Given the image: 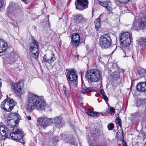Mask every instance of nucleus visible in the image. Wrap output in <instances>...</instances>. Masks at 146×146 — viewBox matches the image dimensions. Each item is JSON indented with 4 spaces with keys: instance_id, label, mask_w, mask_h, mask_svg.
Wrapping results in <instances>:
<instances>
[{
    "instance_id": "37998d69",
    "label": "nucleus",
    "mask_w": 146,
    "mask_h": 146,
    "mask_svg": "<svg viewBox=\"0 0 146 146\" xmlns=\"http://www.w3.org/2000/svg\"><path fill=\"white\" fill-rule=\"evenodd\" d=\"M110 112L111 114H113L115 112V110L113 108L111 107L110 109Z\"/></svg>"
},
{
    "instance_id": "393cba45",
    "label": "nucleus",
    "mask_w": 146,
    "mask_h": 146,
    "mask_svg": "<svg viewBox=\"0 0 146 146\" xmlns=\"http://www.w3.org/2000/svg\"><path fill=\"white\" fill-rule=\"evenodd\" d=\"M146 73V70L144 69L139 68L137 69V73L140 77L143 76Z\"/></svg>"
},
{
    "instance_id": "473e14b6",
    "label": "nucleus",
    "mask_w": 146,
    "mask_h": 146,
    "mask_svg": "<svg viewBox=\"0 0 146 146\" xmlns=\"http://www.w3.org/2000/svg\"><path fill=\"white\" fill-rule=\"evenodd\" d=\"M139 43L141 44H144L146 46V38H141L140 40Z\"/></svg>"
},
{
    "instance_id": "20e7f679",
    "label": "nucleus",
    "mask_w": 146,
    "mask_h": 146,
    "mask_svg": "<svg viewBox=\"0 0 146 146\" xmlns=\"http://www.w3.org/2000/svg\"><path fill=\"white\" fill-rule=\"evenodd\" d=\"M30 54L31 57L36 60L38 56V42L35 39H33L29 47Z\"/></svg>"
},
{
    "instance_id": "ea45409f",
    "label": "nucleus",
    "mask_w": 146,
    "mask_h": 146,
    "mask_svg": "<svg viewBox=\"0 0 146 146\" xmlns=\"http://www.w3.org/2000/svg\"><path fill=\"white\" fill-rule=\"evenodd\" d=\"M102 59H107V57L105 56H102L101 57H99L98 58V60L99 62H102Z\"/></svg>"
},
{
    "instance_id": "7ed1b4c3",
    "label": "nucleus",
    "mask_w": 146,
    "mask_h": 146,
    "mask_svg": "<svg viewBox=\"0 0 146 146\" xmlns=\"http://www.w3.org/2000/svg\"><path fill=\"white\" fill-rule=\"evenodd\" d=\"M86 78L88 82H95L99 81L102 77L100 71L97 69L88 70L86 74Z\"/></svg>"
},
{
    "instance_id": "8fccbe9b",
    "label": "nucleus",
    "mask_w": 146,
    "mask_h": 146,
    "mask_svg": "<svg viewBox=\"0 0 146 146\" xmlns=\"http://www.w3.org/2000/svg\"><path fill=\"white\" fill-rule=\"evenodd\" d=\"M72 55L73 57L74 56L76 58H78V55L77 54L76 55L73 54Z\"/></svg>"
},
{
    "instance_id": "1a4fd4ad",
    "label": "nucleus",
    "mask_w": 146,
    "mask_h": 146,
    "mask_svg": "<svg viewBox=\"0 0 146 146\" xmlns=\"http://www.w3.org/2000/svg\"><path fill=\"white\" fill-rule=\"evenodd\" d=\"M23 134L24 132L22 130L18 129L13 131L12 133L10 134V136L13 140L22 143L23 141Z\"/></svg>"
},
{
    "instance_id": "412c9836",
    "label": "nucleus",
    "mask_w": 146,
    "mask_h": 146,
    "mask_svg": "<svg viewBox=\"0 0 146 146\" xmlns=\"http://www.w3.org/2000/svg\"><path fill=\"white\" fill-rule=\"evenodd\" d=\"M48 55V59L50 60L48 62V64H51L53 63L56 60V57L55 56V54L53 53V52L52 51V53L50 55Z\"/></svg>"
},
{
    "instance_id": "7c9ffc66",
    "label": "nucleus",
    "mask_w": 146,
    "mask_h": 146,
    "mask_svg": "<svg viewBox=\"0 0 146 146\" xmlns=\"http://www.w3.org/2000/svg\"><path fill=\"white\" fill-rule=\"evenodd\" d=\"M89 144L90 146H103V143L101 142L94 143L92 142H90L89 143Z\"/></svg>"
},
{
    "instance_id": "39448f33",
    "label": "nucleus",
    "mask_w": 146,
    "mask_h": 146,
    "mask_svg": "<svg viewBox=\"0 0 146 146\" xmlns=\"http://www.w3.org/2000/svg\"><path fill=\"white\" fill-rule=\"evenodd\" d=\"M67 79L69 80L70 86L75 87L77 86L78 83V76L74 71L72 70H69L67 73Z\"/></svg>"
},
{
    "instance_id": "6ab92c4d",
    "label": "nucleus",
    "mask_w": 146,
    "mask_h": 146,
    "mask_svg": "<svg viewBox=\"0 0 146 146\" xmlns=\"http://www.w3.org/2000/svg\"><path fill=\"white\" fill-rule=\"evenodd\" d=\"M99 3L101 6L105 7L109 11H110L111 10V8L110 7L111 3L107 1H99Z\"/></svg>"
},
{
    "instance_id": "cd10ccee",
    "label": "nucleus",
    "mask_w": 146,
    "mask_h": 146,
    "mask_svg": "<svg viewBox=\"0 0 146 146\" xmlns=\"http://www.w3.org/2000/svg\"><path fill=\"white\" fill-rule=\"evenodd\" d=\"M117 138L121 139L122 141L123 139L124 141L123 132L121 130H118L117 133Z\"/></svg>"
},
{
    "instance_id": "e433bc0d",
    "label": "nucleus",
    "mask_w": 146,
    "mask_h": 146,
    "mask_svg": "<svg viewBox=\"0 0 146 146\" xmlns=\"http://www.w3.org/2000/svg\"><path fill=\"white\" fill-rule=\"evenodd\" d=\"M90 90L87 88L83 89L82 90L81 92L84 94H86L87 92H89Z\"/></svg>"
},
{
    "instance_id": "0eeeda50",
    "label": "nucleus",
    "mask_w": 146,
    "mask_h": 146,
    "mask_svg": "<svg viewBox=\"0 0 146 146\" xmlns=\"http://www.w3.org/2000/svg\"><path fill=\"white\" fill-rule=\"evenodd\" d=\"M15 104V102L13 99L7 98L2 102L1 106L4 110L9 112L13 109Z\"/></svg>"
},
{
    "instance_id": "a19ab883",
    "label": "nucleus",
    "mask_w": 146,
    "mask_h": 146,
    "mask_svg": "<svg viewBox=\"0 0 146 146\" xmlns=\"http://www.w3.org/2000/svg\"><path fill=\"white\" fill-rule=\"evenodd\" d=\"M5 0H0V8L3 6Z\"/></svg>"
},
{
    "instance_id": "f03ea898",
    "label": "nucleus",
    "mask_w": 146,
    "mask_h": 146,
    "mask_svg": "<svg viewBox=\"0 0 146 146\" xmlns=\"http://www.w3.org/2000/svg\"><path fill=\"white\" fill-rule=\"evenodd\" d=\"M52 122L59 127L64 125V122L61 117L56 116L52 121L51 118H48L44 115L41 116L38 119L37 125L40 129H45L46 126L50 125Z\"/></svg>"
},
{
    "instance_id": "2eb2a0df",
    "label": "nucleus",
    "mask_w": 146,
    "mask_h": 146,
    "mask_svg": "<svg viewBox=\"0 0 146 146\" xmlns=\"http://www.w3.org/2000/svg\"><path fill=\"white\" fill-rule=\"evenodd\" d=\"M129 45H126L125 46H121L123 53L122 56L123 57H127L131 56L132 53V48L129 46Z\"/></svg>"
},
{
    "instance_id": "aec40b11",
    "label": "nucleus",
    "mask_w": 146,
    "mask_h": 146,
    "mask_svg": "<svg viewBox=\"0 0 146 146\" xmlns=\"http://www.w3.org/2000/svg\"><path fill=\"white\" fill-rule=\"evenodd\" d=\"M7 43L2 39L0 40V48L2 51H0V53L5 52L7 49Z\"/></svg>"
},
{
    "instance_id": "9d476101",
    "label": "nucleus",
    "mask_w": 146,
    "mask_h": 146,
    "mask_svg": "<svg viewBox=\"0 0 146 146\" xmlns=\"http://www.w3.org/2000/svg\"><path fill=\"white\" fill-rule=\"evenodd\" d=\"M12 89L14 92L18 95H21L23 93L22 89L23 88L24 84L21 82H18L16 83L12 82L11 84Z\"/></svg>"
},
{
    "instance_id": "6e6552de",
    "label": "nucleus",
    "mask_w": 146,
    "mask_h": 146,
    "mask_svg": "<svg viewBox=\"0 0 146 146\" xmlns=\"http://www.w3.org/2000/svg\"><path fill=\"white\" fill-rule=\"evenodd\" d=\"M131 34L128 32L122 33L120 38L121 46L130 45L131 41Z\"/></svg>"
},
{
    "instance_id": "ddd939ff",
    "label": "nucleus",
    "mask_w": 146,
    "mask_h": 146,
    "mask_svg": "<svg viewBox=\"0 0 146 146\" xmlns=\"http://www.w3.org/2000/svg\"><path fill=\"white\" fill-rule=\"evenodd\" d=\"M8 129L7 127L0 123V139H4L8 136Z\"/></svg>"
},
{
    "instance_id": "9b49d317",
    "label": "nucleus",
    "mask_w": 146,
    "mask_h": 146,
    "mask_svg": "<svg viewBox=\"0 0 146 146\" xmlns=\"http://www.w3.org/2000/svg\"><path fill=\"white\" fill-rule=\"evenodd\" d=\"M88 0H76L75 5L76 8L80 11H82L88 7Z\"/></svg>"
},
{
    "instance_id": "79ce46f5",
    "label": "nucleus",
    "mask_w": 146,
    "mask_h": 146,
    "mask_svg": "<svg viewBox=\"0 0 146 146\" xmlns=\"http://www.w3.org/2000/svg\"><path fill=\"white\" fill-rule=\"evenodd\" d=\"M15 11H11V13H9L8 14V15L10 16H12L15 15Z\"/></svg>"
},
{
    "instance_id": "de8ad7c7",
    "label": "nucleus",
    "mask_w": 146,
    "mask_h": 146,
    "mask_svg": "<svg viewBox=\"0 0 146 146\" xmlns=\"http://www.w3.org/2000/svg\"><path fill=\"white\" fill-rule=\"evenodd\" d=\"M22 1L25 3V4H27L28 3V1L27 0H21Z\"/></svg>"
},
{
    "instance_id": "3c124183",
    "label": "nucleus",
    "mask_w": 146,
    "mask_h": 146,
    "mask_svg": "<svg viewBox=\"0 0 146 146\" xmlns=\"http://www.w3.org/2000/svg\"><path fill=\"white\" fill-rule=\"evenodd\" d=\"M102 62H104L105 61V60H106L107 59H102Z\"/></svg>"
},
{
    "instance_id": "f257e3e1",
    "label": "nucleus",
    "mask_w": 146,
    "mask_h": 146,
    "mask_svg": "<svg viewBox=\"0 0 146 146\" xmlns=\"http://www.w3.org/2000/svg\"><path fill=\"white\" fill-rule=\"evenodd\" d=\"M46 103L42 97L30 92H28L26 104L28 111L31 112L35 108L39 111L44 110L46 108Z\"/></svg>"
},
{
    "instance_id": "4c0bfd02",
    "label": "nucleus",
    "mask_w": 146,
    "mask_h": 146,
    "mask_svg": "<svg viewBox=\"0 0 146 146\" xmlns=\"http://www.w3.org/2000/svg\"><path fill=\"white\" fill-rule=\"evenodd\" d=\"M118 1L121 3L123 4H126L129 1V0H117Z\"/></svg>"
},
{
    "instance_id": "a18cd8bd",
    "label": "nucleus",
    "mask_w": 146,
    "mask_h": 146,
    "mask_svg": "<svg viewBox=\"0 0 146 146\" xmlns=\"http://www.w3.org/2000/svg\"><path fill=\"white\" fill-rule=\"evenodd\" d=\"M139 134L141 135H142L143 136V138L144 139L145 138V132H143L142 133H140Z\"/></svg>"
},
{
    "instance_id": "a878e982",
    "label": "nucleus",
    "mask_w": 146,
    "mask_h": 146,
    "mask_svg": "<svg viewBox=\"0 0 146 146\" xmlns=\"http://www.w3.org/2000/svg\"><path fill=\"white\" fill-rule=\"evenodd\" d=\"M95 28L98 31L99 28L100 27L101 24L100 23V19H98L96 20L94 22Z\"/></svg>"
},
{
    "instance_id": "f8f14e48",
    "label": "nucleus",
    "mask_w": 146,
    "mask_h": 146,
    "mask_svg": "<svg viewBox=\"0 0 146 146\" xmlns=\"http://www.w3.org/2000/svg\"><path fill=\"white\" fill-rule=\"evenodd\" d=\"M71 39L73 46L77 47L80 44V36L78 33H73L71 36Z\"/></svg>"
},
{
    "instance_id": "c756f323",
    "label": "nucleus",
    "mask_w": 146,
    "mask_h": 146,
    "mask_svg": "<svg viewBox=\"0 0 146 146\" xmlns=\"http://www.w3.org/2000/svg\"><path fill=\"white\" fill-rule=\"evenodd\" d=\"M146 102V100L145 99H139L137 101V105L140 106L141 104H143Z\"/></svg>"
},
{
    "instance_id": "c03bdc74",
    "label": "nucleus",
    "mask_w": 146,
    "mask_h": 146,
    "mask_svg": "<svg viewBox=\"0 0 146 146\" xmlns=\"http://www.w3.org/2000/svg\"><path fill=\"white\" fill-rule=\"evenodd\" d=\"M99 92L102 95V96L105 94V93L103 89H101L100 90Z\"/></svg>"
},
{
    "instance_id": "a211bd4d",
    "label": "nucleus",
    "mask_w": 146,
    "mask_h": 146,
    "mask_svg": "<svg viewBox=\"0 0 146 146\" xmlns=\"http://www.w3.org/2000/svg\"><path fill=\"white\" fill-rule=\"evenodd\" d=\"M20 117L19 114L11 113L9 115L8 118L13 120L16 121L17 122H19L20 119Z\"/></svg>"
},
{
    "instance_id": "09e8293b",
    "label": "nucleus",
    "mask_w": 146,
    "mask_h": 146,
    "mask_svg": "<svg viewBox=\"0 0 146 146\" xmlns=\"http://www.w3.org/2000/svg\"><path fill=\"white\" fill-rule=\"evenodd\" d=\"M26 118L29 120H31V117L30 116H27Z\"/></svg>"
},
{
    "instance_id": "c85d7f7f",
    "label": "nucleus",
    "mask_w": 146,
    "mask_h": 146,
    "mask_svg": "<svg viewBox=\"0 0 146 146\" xmlns=\"http://www.w3.org/2000/svg\"><path fill=\"white\" fill-rule=\"evenodd\" d=\"M63 90L65 95L67 97H68L69 95L70 91L69 89L66 87L65 86H63Z\"/></svg>"
},
{
    "instance_id": "72a5a7b5",
    "label": "nucleus",
    "mask_w": 146,
    "mask_h": 146,
    "mask_svg": "<svg viewBox=\"0 0 146 146\" xmlns=\"http://www.w3.org/2000/svg\"><path fill=\"white\" fill-rule=\"evenodd\" d=\"M66 141L69 143H73L72 142L74 141V139L71 136L69 137L68 138H66Z\"/></svg>"
},
{
    "instance_id": "4468645a",
    "label": "nucleus",
    "mask_w": 146,
    "mask_h": 146,
    "mask_svg": "<svg viewBox=\"0 0 146 146\" xmlns=\"http://www.w3.org/2000/svg\"><path fill=\"white\" fill-rule=\"evenodd\" d=\"M140 27H141L142 29L146 28V17L142 18L141 23L137 26L136 23L134 21L133 24L132 29L136 30L139 29Z\"/></svg>"
},
{
    "instance_id": "b1692460",
    "label": "nucleus",
    "mask_w": 146,
    "mask_h": 146,
    "mask_svg": "<svg viewBox=\"0 0 146 146\" xmlns=\"http://www.w3.org/2000/svg\"><path fill=\"white\" fill-rule=\"evenodd\" d=\"M111 77L113 79H115L120 77V73L118 70H117L113 72L111 74Z\"/></svg>"
},
{
    "instance_id": "4be33fe9",
    "label": "nucleus",
    "mask_w": 146,
    "mask_h": 146,
    "mask_svg": "<svg viewBox=\"0 0 146 146\" xmlns=\"http://www.w3.org/2000/svg\"><path fill=\"white\" fill-rule=\"evenodd\" d=\"M85 112L88 115L91 116L95 117L97 116L98 112L93 111L90 109H86L85 110Z\"/></svg>"
},
{
    "instance_id": "c9c22d12",
    "label": "nucleus",
    "mask_w": 146,
    "mask_h": 146,
    "mask_svg": "<svg viewBox=\"0 0 146 146\" xmlns=\"http://www.w3.org/2000/svg\"><path fill=\"white\" fill-rule=\"evenodd\" d=\"M115 121L117 124H118L120 126H121V120L119 118H117L115 120Z\"/></svg>"
},
{
    "instance_id": "423d86ee",
    "label": "nucleus",
    "mask_w": 146,
    "mask_h": 146,
    "mask_svg": "<svg viewBox=\"0 0 146 146\" xmlns=\"http://www.w3.org/2000/svg\"><path fill=\"white\" fill-rule=\"evenodd\" d=\"M100 45L103 48H107L111 44L112 40L109 34L103 35L100 38Z\"/></svg>"
},
{
    "instance_id": "58836bf2",
    "label": "nucleus",
    "mask_w": 146,
    "mask_h": 146,
    "mask_svg": "<svg viewBox=\"0 0 146 146\" xmlns=\"http://www.w3.org/2000/svg\"><path fill=\"white\" fill-rule=\"evenodd\" d=\"M102 98H103L104 100L106 102L107 104H108V97L106 96V94L102 96Z\"/></svg>"
},
{
    "instance_id": "49530a36",
    "label": "nucleus",
    "mask_w": 146,
    "mask_h": 146,
    "mask_svg": "<svg viewBox=\"0 0 146 146\" xmlns=\"http://www.w3.org/2000/svg\"><path fill=\"white\" fill-rule=\"evenodd\" d=\"M122 146H127L126 143L122 140Z\"/></svg>"
},
{
    "instance_id": "f704fd0d",
    "label": "nucleus",
    "mask_w": 146,
    "mask_h": 146,
    "mask_svg": "<svg viewBox=\"0 0 146 146\" xmlns=\"http://www.w3.org/2000/svg\"><path fill=\"white\" fill-rule=\"evenodd\" d=\"M114 127V125L112 123H111L108 124V129L109 130H111L113 129Z\"/></svg>"
},
{
    "instance_id": "dca6fc26",
    "label": "nucleus",
    "mask_w": 146,
    "mask_h": 146,
    "mask_svg": "<svg viewBox=\"0 0 146 146\" xmlns=\"http://www.w3.org/2000/svg\"><path fill=\"white\" fill-rule=\"evenodd\" d=\"M137 90L139 92H143L146 91V83L141 82L136 86Z\"/></svg>"
},
{
    "instance_id": "bb28decb",
    "label": "nucleus",
    "mask_w": 146,
    "mask_h": 146,
    "mask_svg": "<svg viewBox=\"0 0 146 146\" xmlns=\"http://www.w3.org/2000/svg\"><path fill=\"white\" fill-rule=\"evenodd\" d=\"M117 138L121 139L122 141L123 139L124 141L123 132L121 130H118L117 133Z\"/></svg>"
},
{
    "instance_id": "2f4dec72",
    "label": "nucleus",
    "mask_w": 146,
    "mask_h": 146,
    "mask_svg": "<svg viewBox=\"0 0 146 146\" xmlns=\"http://www.w3.org/2000/svg\"><path fill=\"white\" fill-rule=\"evenodd\" d=\"M48 55L47 54H44L43 57L42 62L48 63V62L50 60L48 59Z\"/></svg>"
},
{
    "instance_id": "5701e85b",
    "label": "nucleus",
    "mask_w": 146,
    "mask_h": 146,
    "mask_svg": "<svg viewBox=\"0 0 146 146\" xmlns=\"http://www.w3.org/2000/svg\"><path fill=\"white\" fill-rule=\"evenodd\" d=\"M8 121L7 122L8 125L10 127H15L16 124H17L19 122H17L16 121L13 120L8 118Z\"/></svg>"
},
{
    "instance_id": "f3484780",
    "label": "nucleus",
    "mask_w": 146,
    "mask_h": 146,
    "mask_svg": "<svg viewBox=\"0 0 146 146\" xmlns=\"http://www.w3.org/2000/svg\"><path fill=\"white\" fill-rule=\"evenodd\" d=\"M74 20L77 24L82 23L83 21H85V18L83 16L82 14H78L74 16Z\"/></svg>"
}]
</instances>
